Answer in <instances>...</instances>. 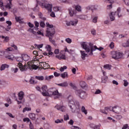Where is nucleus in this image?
<instances>
[{
	"label": "nucleus",
	"mask_w": 129,
	"mask_h": 129,
	"mask_svg": "<svg viewBox=\"0 0 129 129\" xmlns=\"http://www.w3.org/2000/svg\"><path fill=\"white\" fill-rule=\"evenodd\" d=\"M80 53L81 54V58L83 60H85V57H87V54L85 53V51H80Z\"/></svg>",
	"instance_id": "nucleus-21"
},
{
	"label": "nucleus",
	"mask_w": 129,
	"mask_h": 129,
	"mask_svg": "<svg viewBox=\"0 0 129 129\" xmlns=\"http://www.w3.org/2000/svg\"><path fill=\"white\" fill-rule=\"evenodd\" d=\"M29 127L30 129H34V125L32 124V122H30L29 124Z\"/></svg>",
	"instance_id": "nucleus-64"
},
{
	"label": "nucleus",
	"mask_w": 129,
	"mask_h": 129,
	"mask_svg": "<svg viewBox=\"0 0 129 129\" xmlns=\"http://www.w3.org/2000/svg\"><path fill=\"white\" fill-rule=\"evenodd\" d=\"M74 8H75V10L76 11H77V12H79V13H81V12L82 11L81 6H80V5H79L75 6Z\"/></svg>",
	"instance_id": "nucleus-23"
},
{
	"label": "nucleus",
	"mask_w": 129,
	"mask_h": 129,
	"mask_svg": "<svg viewBox=\"0 0 129 129\" xmlns=\"http://www.w3.org/2000/svg\"><path fill=\"white\" fill-rule=\"evenodd\" d=\"M37 34H38V35H40V36H42V37H44V34L40 30L37 32Z\"/></svg>",
	"instance_id": "nucleus-55"
},
{
	"label": "nucleus",
	"mask_w": 129,
	"mask_h": 129,
	"mask_svg": "<svg viewBox=\"0 0 129 129\" xmlns=\"http://www.w3.org/2000/svg\"><path fill=\"white\" fill-rule=\"evenodd\" d=\"M69 106L71 109H73L74 107H76L77 109L80 108V104L77 101H75L73 99H71L69 100Z\"/></svg>",
	"instance_id": "nucleus-5"
},
{
	"label": "nucleus",
	"mask_w": 129,
	"mask_h": 129,
	"mask_svg": "<svg viewBox=\"0 0 129 129\" xmlns=\"http://www.w3.org/2000/svg\"><path fill=\"white\" fill-rule=\"evenodd\" d=\"M0 7L2 10H3V11L5 10V8H4V3L1 1H0Z\"/></svg>",
	"instance_id": "nucleus-49"
},
{
	"label": "nucleus",
	"mask_w": 129,
	"mask_h": 129,
	"mask_svg": "<svg viewBox=\"0 0 129 129\" xmlns=\"http://www.w3.org/2000/svg\"><path fill=\"white\" fill-rule=\"evenodd\" d=\"M46 27L48 28L46 30V35L49 37L50 42H51L54 46H56L55 40L52 39V37L54 36V34H55V29L53 28V25L46 23Z\"/></svg>",
	"instance_id": "nucleus-3"
},
{
	"label": "nucleus",
	"mask_w": 129,
	"mask_h": 129,
	"mask_svg": "<svg viewBox=\"0 0 129 129\" xmlns=\"http://www.w3.org/2000/svg\"><path fill=\"white\" fill-rule=\"evenodd\" d=\"M11 46L13 48H14L15 50H18V46H17V45L15 44H12Z\"/></svg>",
	"instance_id": "nucleus-60"
},
{
	"label": "nucleus",
	"mask_w": 129,
	"mask_h": 129,
	"mask_svg": "<svg viewBox=\"0 0 129 129\" xmlns=\"http://www.w3.org/2000/svg\"><path fill=\"white\" fill-rule=\"evenodd\" d=\"M6 85V82L5 81H0V86H4Z\"/></svg>",
	"instance_id": "nucleus-53"
},
{
	"label": "nucleus",
	"mask_w": 129,
	"mask_h": 129,
	"mask_svg": "<svg viewBox=\"0 0 129 129\" xmlns=\"http://www.w3.org/2000/svg\"><path fill=\"white\" fill-rule=\"evenodd\" d=\"M111 107H110V108L106 107L104 108L105 111L106 112V114H107V113H108L109 111H112Z\"/></svg>",
	"instance_id": "nucleus-38"
},
{
	"label": "nucleus",
	"mask_w": 129,
	"mask_h": 129,
	"mask_svg": "<svg viewBox=\"0 0 129 129\" xmlns=\"http://www.w3.org/2000/svg\"><path fill=\"white\" fill-rule=\"evenodd\" d=\"M35 79H37V80H39V81H43L45 78H44V76H36Z\"/></svg>",
	"instance_id": "nucleus-34"
},
{
	"label": "nucleus",
	"mask_w": 129,
	"mask_h": 129,
	"mask_svg": "<svg viewBox=\"0 0 129 129\" xmlns=\"http://www.w3.org/2000/svg\"><path fill=\"white\" fill-rule=\"evenodd\" d=\"M69 14L71 17H73V16L76 14V11L74 10H72V9H70Z\"/></svg>",
	"instance_id": "nucleus-31"
},
{
	"label": "nucleus",
	"mask_w": 129,
	"mask_h": 129,
	"mask_svg": "<svg viewBox=\"0 0 129 129\" xmlns=\"http://www.w3.org/2000/svg\"><path fill=\"white\" fill-rule=\"evenodd\" d=\"M70 24H71V26L76 27V26H77V24H78V20L73 19V20L70 21Z\"/></svg>",
	"instance_id": "nucleus-18"
},
{
	"label": "nucleus",
	"mask_w": 129,
	"mask_h": 129,
	"mask_svg": "<svg viewBox=\"0 0 129 129\" xmlns=\"http://www.w3.org/2000/svg\"><path fill=\"white\" fill-rule=\"evenodd\" d=\"M65 41L68 43V44H71L72 43V40L70 38H67L65 39Z\"/></svg>",
	"instance_id": "nucleus-44"
},
{
	"label": "nucleus",
	"mask_w": 129,
	"mask_h": 129,
	"mask_svg": "<svg viewBox=\"0 0 129 129\" xmlns=\"http://www.w3.org/2000/svg\"><path fill=\"white\" fill-rule=\"evenodd\" d=\"M29 116L32 120H35V119H36V114L34 113H29Z\"/></svg>",
	"instance_id": "nucleus-26"
},
{
	"label": "nucleus",
	"mask_w": 129,
	"mask_h": 129,
	"mask_svg": "<svg viewBox=\"0 0 129 129\" xmlns=\"http://www.w3.org/2000/svg\"><path fill=\"white\" fill-rule=\"evenodd\" d=\"M97 17H94L92 20L93 23H97Z\"/></svg>",
	"instance_id": "nucleus-58"
},
{
	"label": "nucleus",
	"mask_w": 129,
	"mask_h": 129,
	"mask_svg": "<svg viewBox=\"0 0 129 129\" xmlns=\"http://www.w3.org/2000/svg\"><path fill=\"white\" fill-rule=\"evenodd\" d=\"M71 129H81V128L77 126H72Z\"/></svg>",
	"instance_id": "nucleus-62"
},
{
	"label": "nucleus",
	"mask_w": 129,
	"mask_h": 129,
	"mask_svg": "<svg viewBox=\"0 0 129 129\" xmlns=\"http://www.w3.org/2000/svg\"><path fill=\"white\" fill-rule=\"evenodd\" d=\"M47 52H49V54H51V55H53V53L51 51V46L47 45L45 47Z\"/></svg>",
	"instance_id": "nucleus-24"
},
{
	"label": "nucleus",
	"mask_w": 129,
	"mask_h": 129,
	"mask_svg": "<svg viewBox=\"0 0 129 129\" xmlns=\"http://www.w3.org/2000/svg\"><path fill=\"white\" fill-rule=\"evenodd\" d=\"M112 83L115 85H118V82L115 80H113Z\"/></svg>",
	"instance_id": "nucleus-61"
},
{
	"label": "nucleus",
	"mask_w": 129,
	"mask_h": 129,
	"mask_svg": "<svg viewBox=\"0 0 129 129\" xmlns=\"http://www.w3.org/2000/svg\"><path fill=\"white\" fill-rule=\"evenodd\" d=\"M6 24H7L8 26L6 28V30L8 32H9V31H10V30H11V26H12V22L11 21H6Z\"/></svg>",
	"instance_id": "nucleus-19"
},
{
	"label": "nucleus",
	"mask_w": 129,
	"mask_h": 129,
	"mask_svg": "<svg viewBox=\"0 0 129 129\" xmlns=\"http://www.w3.org/2000/svg\"><path fill=\"white\" fill-rule=\"evenodd\" d=\"M34 25L35 26V27H34V30H35V31H38V30H39V28H38L39 27V22L35 21Z\"/></svg>",
	"instance_id": "nucleus-36"
},
{
	"label": "nucleus",
	"mask_w": 129,
	"mask_h": 129,
	"mask_svg": "<svg viewBox=\"0 0 129 129\" xmlns=\"http://www.w3.org/2000/svg\"><path fill=\"white\" fill-rule=\"evenodd\" d=\"M23 121L24 122H26V121H27V122H29L30 121V119L29 118H24L23 119Z\"/></svg>",
	"instance_id": "nucleus-59"
},
{
	"label": "nucleus",
	"mask_w": 129,
	"mask_h": 129,
	"mask_svg": "<svg viewBox=\"0 0 129 129\" xmlns=\"http://www.w3.org/2000/svg\"><path fill=\"white\" fill-rule=\"evenodd\" d=\"M6 68H9V65L7 64H3L2 65L0 70L1 71H3L6 69Z\"/></svg>",
	"instance_id": "nucleus-33"
},
{
	"label": "nucleus",
	"mask_w": 129,
	"mask_h": 129,
	"mask_svg": "<svg viewBox=\"0 0 129 129\" xmlns=\"http://www.w3.org/2000/svg\"><path fill=\"white\" fill-rule=\"evenodd\" d=\"M64 120H68L69 119V115L68 114H66L64 116Z\"/></svg>",
	"instance_id": "nucleus-57"
},
{
	"label": "nucleus",
	"mask_w": 129,
	"mask_h": 129,
	"mask_svg": "<svg viewBox=\"0 0 129 129\" xmlns=\"http://www.w3.org/2000/svg\"><path fill=\"white\" fill-rule=\"evenodd\" d=\"M27 67L28 68H30V69H35V70H37V69H38V66L33 64V61H31V60H29L27 62Z\"/></svg>",
	"instance_id": "nucleus-13"
},
{
	"label": "nucleus",
	"mask_w": 129,
	"mask_h": 129,
	"mask_svg": "<svg viewBox=\"0 0 129 129\" xmlns=\"http://www.w3.org/2000/svg\"><path fill=\"white\" fill-rule=\"evenodd\" d=\"M6 58L7 59H9V60H11V61L14 60V59H15V56L13 54L9 55H6Z\"/></svg>",
	"instance_id": "nucleus-27"
},
{
	"label": "nucleus",
	"mask_w": 129,
	"mask_h": 129,
	"mask_svg": "<svg viewBox=\"0 0 129 129\" xmlns=\"http://www.w3.org/2000/svg\"><path fill=\"white\" fill-rule=\"evenodd\" d=\"M40 27H41V28H45V22H44L43 21H41L40 23Z\"/></svg>",
	"instance_id": "nucleus-48"
},
{
	"label": "nucleus",
	"mask_w": 129,
	"mask_h": 129,
	"mask_svg": "<svg viewBox=\"0 0 129 129\" xmlns=\"http://www.w3.org/2000/svg\"><path fill=\"white\" fill-rule=\"evenodd\" d=\"M75 93L76 95L79 96L81 99L84 100L87 96V93H86V92L82 90H77L75 91Z\"/></svg>",
	"instance_id": "nucleus-7"
},
{
	"label": "nucleus",
	"mask_w": 129,
	"mask_h": 129,
	"mask_svg": "<svg viewBox=\"0 0 129 129\" xmlns=\"http://www.w3.org/2000/svg\"><path fill=\"white\" fill-rule=\"evenodd\" d=\"M61 77H62L63 79L66 78L68 77V74L66 72H64V73L61 74Z\"/></svg>",
	"instance_id": "nucleus-42"
},
{
	"label": "nucleus",
	"mask_w": 129,
	"mask_h": 129,
	"mask_svg": "<svg viewBox=\"0 0 129 129\" xmlns=\"http://www.w3.org/2000/svg\"><path fill=\"white\" fill-rule=\"evenodd\" d=\"M15 60L17 61V62H20L19 63L23 62V56H18L15 58Z\"/></svg>",
	"instance_id": "nucleus-29"
},
{
	"label": "nucleus",
	"mask_w": 129,
	"mask_h": 129,
	"mask_svg": "<svg viewBox=\"0 0 129 129\" xmlns=\"http://www.w3.org/2000/svg\"><path fill=\"white\" fill-rule=\"evenodd\" d=\"M80 44L82 48L85 50L86 53H89V52H90V55H93V52L96 50L101 51L103 49L102 47H99V48H98L96 46H91V43L82 42Z\"/></svg>",
	"instance_id": "nucleus-2"
},
{
	"label": "nucleus",
	"mask_w": 129,
	"mask_h": 129,
	"mask_svg": "<svg viewBox=\"0 0 129 129\" xmlns=\"http://www.w3.org/2000/svg\"><path fill=\"white\" fill-rule=\"evenodd\" d=\"M57 85H58V86H60L61 87H67V86H68V83H67V82H64L62 83L57 84Z\"/></svg>",
	"instance_id": "nucleus-25"
},
{
	"label": "nucleus",
	"mask_w": 129,
	"mask_h": 129,
	"mask_svg": "<svg viewBox=\"0 0 129 129\" xmlns=\"http://www.w3.org/2000/svg\"><path fill=\"white\" fill-rule=\"evenodd\" d=\"M54 54H55V55H58V54H60V50H59V49H55L54 50Z\"/></svg>",
	"instance_id": "nucleus-50"
},
{
	"label": "nucleus",
	"mask_w": 129,
	"mask_h": 129,
	"mask_svg": "<svg viewBox=\"0 0 129 129\" xmlns=\"http://www.w3.org/2000/svg\"><path fill=\"white\" fill-rule=\"evenodd\" d=\"M22 59L23 61H30L31 60V57L28 54H22Z\"/></svg>",
	"instance_id": "nucleus-17"
},
{
	"label": "nucleus",
	"mask_w": 129,
	"mask_h": 129,
	"mask_svg": "<svg viewBox=\"0 0 129 129\" xmlns=\"http://www.w3.org/2000/svg\"><path fill=\"white\" fill-rule=\"evenodd\" d=\"M111 55L112 58L115 60H117V59L122 58V53L117 51H112L111 52Z\"/></svg>",
	"instance_id": "nucleus-8"
},
{
	"label": "nucleus",
	"mask_w": 129,
	"mask_h": 129,
	"mask_svg": "<svg viewBox=\"0 0 129 129\" xmlns=\"http://www.w3.org/2000/svg\"><path fill=\"white\" fill-rule=\"evenodd\" d=\"M42 64V65L41 64V66H43L44 68H45V69H47V68H49V67H50V65H49V64L46 63L45 62H43Z\"/></svg>",
	"instance_id": "nucleus-35"
},
{
	"label": "nucleus",
	"mask_w": 129,
	"mask_h": 129,
	"mask_svg": "<svg viewBox=\"0 0 129 129\" xmlns=\"http://www.w3.org/2000/svg\"><path fill=\"white\" fill-rule=\"evenodd\" d=\"M104 68L107 70H110L111 69V66L109 64H105L104 66Z\"/></svg>",
	"instance_id": "nucleus-41"
},
{
	"label": "nucleus",
	"mask_w": 129,
	"mask_h": 129,
	"mask_svg": "<svg viewBox=\"0 0 129 129\" xmlns=\"http://www.w3.org/2000/svg\"><path fill=\"white\" fill-rule=\"evenodd\" d=\"M55 108L57 110H60L62 112H65L66 111V106L60 105H57L55 106Z\"/></svg>",
	"instance_id": "nucleus-15"
},
{
	"label": "nucleus",
	"mask_w": 129,
	"mask_h": 129,
	"mask_svg": "<svg viewBox=\"0 0 129 129\" xmlns=\"http://www.w3.org/2000/svg\"><path fill=\"white\" fill-rule=\"evenodd\" d=\"M13 50V48L8 47L6 49L5 52L4 50H0V56H4V55H5V53H7V52H12Z\"/></svg>",
	"instance_id": "nucleus-16"
},
{
	"label": "nucleus",
	"mask_w": 129,
	"mask_h": 129,
	"mask_svg": "<svg viewBox=\"0 0 129 129\" xmlns=\"http://www.w3.org/2000/svg\"><path fill=\"white\" fill-rule=\"evenodd\" d=\"M18 67H19V69H20V71L23 72L24 71H27L28 70V64L25 63L24 65H23V64L21 62H19L17 65Z\"/></svg>",
	"instance_id": "nucleus-9"
},
{
	"label": "nucleus",
	"mask_w": 129,
	"mask_h": 129,
	"mask_svg": "<svg viewBox=\"0 0 129 129\" xmlns=\"http://www.w3.org/2000/svg\"><path fill=\"white\" fill-rule=\"evenodd\" d=\"M121 11V10L120 9V8H118L117 9V12L111 13L109 15L110 21L112 22L114 21V20H115V16H116V15L118 18H121V17H122V15L120 14Z\"/></svg>",
	"instance_id": "nucleus-6"
},
{
	"label": "nucleus",
	"mask_w": 129,
	"mask_h": 129,
	"mask_svg": "<svg viewBox=\"0 0 129 129\" xmlns=\"http://www.w3.org/2000/svg\"><path fill=\"white\" fill-rule=\"evenodd\" d=\"M109 47L111 49H113L114 48V43L111 42L109 45Z\"/></svg>",
	"instance_id": "nucleus-54"
},
{
	"label": "nucleus",
	"mask_w": 129,
	"mask_h": 129,
	"mask_svg": "<svg viewBox=\"0 0 129 129\" xmlns=\"http://www.w3.org/2000/svg\"><path fill=\"white\" fill-rule=\"evenodd\" d=\"M82 112H83L85 113L86 115L87 114V110L85 109V107L84 106H83L81 108Z\"/></svg>",
	"instance_id": "nucleus-43"
},
{
	"label": "nucleus",
	"mask_w": 129,
	"mask_h": 129,
	"mask_svg": "<svg viewBox=\"0 0 129 129\" xmlns=\"http://www.w3.org/2000/svg\"><path fill=\"white\" fill-rule=\"evenodd\" d=\"M66 69H67V67L63 66V67H61L59 69V70L61 71V72H63V71H64V70H66Z\"/></svg>",
	"instance_id": "nucleus-47"
},
{
	"label": "nucleus",
	"mask_w": 129,
	"mask_h": 129,
	"mask_svg": "<svg viewBox=\"0 0 129 129\" xmlns=\"http://www.w3.org/2000/svg\"><path fill=\"white\" fill-rule=\"evenodd\" d=\"M18 70H19V69H18V68H12V72H14V73H17V72H18Z\"/></svg>",
	"instance_id": "nucleus-51"
},
{
	"label": "nucleus",
	"mask_w": 129,
	"mask_h": 129,
	"mask_svg": "<svg viewBox=\"0 0 129 129\" xmlns=\"http://www.w3.org/2000/svg\"><path fill=\"white\" fill-rule=\"evenodd\" d=\"M15 19L16 21L18 23H20V24H22V23H23V21H22V18H21V17H16Z\"/></svg>",
	"instance_id": "nucleus-37"
},
{
	"label": "nucleus",
	"mask_w": 129,
	"mask_h": 129,
	"mask_svg": "<svg viewBox=\"0 0 129 129\" xmlns=\"http://www.w3.org/2000/svg\"><path fill=\"white\" fill-rule=\"evenodd\" d=\"M77 19H80V20H86V16L85 15H77Z\"/></svg>",
	"instance_id": "nucleus-30"
},
{
	"label": "nucleus",
	"mask_w": 129,
	"mask_h": 129,
	"mask_svg": "<svg viewBox=\"0 0 129 129\" xmlns=\"http://www.w3.org/2000/svg\"><path fill=\"white\" fill-rule=\"evenodd\" d=\"M124 83H123V86L125 87H126V86H127V85H128V82H127V80H123Z\"/></svg>",
	"instance_id": "nucleus-46"
},
{
	"label": "nucleus",
	"mask_w": 129,
	"mask_h": 129,
	"mask_svg": "<svg viewBox=\"0 0 129 129\" xmlns=\"http://www.w3.org/2000/svg\"><path fill=\"white\" fill-rule=\"evenodd\" d=\"M127 127H128V124H125L123 125L122 129H127Z\"/></svg>",
	"instance_id": "nucleus-63"
},
{
	"label": "nucleus",
	"mask_w": 129,
	"mask_h": 129,
	"mask_svg": "<svg viewBox=\"0 0 129 129\" xmlns=\"http://www.w3.org/2000/svg\"><path fill=\"white\" fill-rule=\"evenodd\" d=\"M31 107H25L23 110V112L24 113L26 112V111H31Z\"/></svg>",
	"instance_id": "nucleus-39"
},
{
	"label": "nucleus",
	"mask_w": 129,
	"mask_h": 129,
	"mask_svg": "<svg viewBox=\"0 0 129 129\" xmlns=\"http://www.w3.org/2000/svg\"><path fill=\"white\" fill-rule=\"evenodd\" d=\"M80 85L82 88H84L85 86H86V83H85V82H81Z\"/></svg>",
	"instance_id": "nucleus-45"
},
{
	"label": "nucleus",
	"mask_w": 129,
	"mask_h": 129,
	"mask_svg": "<svg viewBox=\"0 0 129 129\" xmlns=\"http://www.w3.org/2000/svg\"><path fill=\"white\" fill-rule=\"evenodd\" d=\"M55 57L58 59V60H62V59L63 60H66L65 51L64 50H61L59 55H55Z\"/></svg>",
	"instance_id": "nucleus-10"
},
{
	"label": "nucleus",
	"mask_w": 129,
	"mask_h": 129,
	"mask_svg": "<svg viewBox=\"0 0 129 129\" xmlns=\"http://www.w3.org/2000/svg\"><path fill=\"white\" fill-rule=\"evenodd\" d=\"M13 0H8V2H9V3H7L6 8L7 9H8V10H11L12 9V2Z\"/></svg>",
	"instance_id": "nucleus-22"
},
{
	"label": "nucleus",
	"mask_w": 129,
	"mask_h": 129,
	"mask_svg": "<svg viewBox=\"0 0 129 129\" xmlns=\"http://www.w3.org/2000/svg\"><path fill=\"white\" fill-rule=\"evenodd\" d=\"M111 109L112 110V111L115 112V113H120V112H121V107L118 106L112 107H111Z\"/></svg>",
	"instance_id": "nucleus-12"
},
{
	"label": "nucleus",
	"mask_w": 129,
	"mask_h": 129,
	"mask_svg": "<svg viewBox=\"0 0 129 129\" xmlns=\"http://www.w3.org/2000/svg\"><path fill=\"white\" fill-rule=\"evenodd\" d=\"M122 47H124V48H126L127 47H129V39L126 40L125 42H124L122 44Z\"/></svg>",
	"instance_id": "nucleus-32"
},
{
	"label": "nucleus",
	"mask_w": 129,
	"mask_h": 129,
	"mask_svg": "<svg viewBox=\"0 0 129 129\" xmlns=\"http://www.w3.org/2000/svg\"><path fill=\"white\" fill-rule=\"evenodd\" d=\"M36 1L37 5H40L42 8H45L49 13L52 12V8H53V5H52V4H46L45 1L39 2L38 0Z\"/></svg>",
	"instance_id": "nucleus-4"
},
{
	"label": "nucleus",
	"mask_w": 129,
	"mask_h": 129,
	"mask_svg": "<svg viewBox=\"0 0 129 129\" xmlns=\"http://www.w3.org/2000/svg\"><path fill=\"white\" fill-rule=\"evenodd\" d=\"M2 38L4 39V43H8L10 41V38L8 36H2Z\"/></svg>",
	"instance_id": "nucleus-28"
},
{
	"label": "nucleus",
	"mask_w": 129,
	"mask_h": 129,
	"mask_svg": "<svg viewBox=\"0 0 129 129\" xmlns=\"http://www.w3.org/2000/svg\"><path fill=\"white\" fill-rule=\"evenodd\" d=\"M103 76L101 78V82L102 83H106L107 80H108V77H107L106 72L103 71Z\"/></svg>",
	"instance_id": "nucleus-14"
},
{
	"label": "nucleus",
	"mask_w": 129,
	"mask_h": 129,
	"mask_svg": "<svg viewBox=\"0 0 129 129\" xmlns=\"http://www.w3.org/2000/svg\"><path fill=\"white\" fill-rule=\"evenodd\" d=\"M54 78V76L53 75H50L49 76H45V80H51V79H53Z\"/></svg>",
	"instance_id": "nucleus-40"
},
{
	"label": "nucleus",
	"mask_w": 129,
	"mask_h": 129,
	"mask_svg": "<svg viewBox=\"0 0 129 129\" xmlns=\"http://www.w3.org/2000/svg\"><path fill=\"white\" fill-rule=\"evenodd\" d=\"M40 92L43 96H51L54 99H57L62 96V94L59 93L58 90L55 89L48 90V87L46 85L42 86Z\"/></svg>",
	"instance_id": "nucleus-1"
},
{
	"label": "nucleus",
	"mask_w": 129,
	"mask_h": 129,
	"mask_svg": "<svg viewBox=\"0 0 129 129\" xmlns=\"http://www.w3.org/2000/svg\"><path fill=\"white\" fill-rule=\"evenodd\" d=\"M55 123H61L63 122V119H57L55 121Z\"/></svg>",
	"instance_id": "nucleus-52"
},
{
	"label": "nucleus",
	"mask_w": 129,
	"mask_h": 129,
	"mask_svg": "<svg viewBox=\"0 0 129 129\" xmlns=\"http://www.w3.org/2000/svg\"><path fill=\"white\" fill-rule=\"evenodd\" d=\"M24 92L23 91H20L18 93V97H19V100H23V99L24 98Z\"/></svg>",
	"instance_id": "nucleus-20"
},
{
	"label": "nucleus",
	"mask_w": 129,
	"mask_h": 129,
	"mask_svg": "<svg viewBox=\"0 0 129 129\" xmlns=\"http://www.w3.org/2000/svg\"><path fill=\"white\" fill-rule=\"evenodd\" d=\"M28 25L30 28L28 30V32H29L30 33H32V34H33L34 35H36V34H37V32H36V31L34 30H35V27H34V24L29 22L28 23Z\"/></svg>",
	"instance_id": "nucleus-11"
},
{
	"label": "nucleus",
	"mask_w": 129,
	"mask_h": 129,
	"mask_svg": "<svg viewBox=\"0 0 129 129\" xmlns=\"http://www.w3.org/2000/svg\"><path fill=\"white\" fill-rule=\"evenodd\" d=\"M126 6H129V0H122Z\"/></svg>",
	"instance_id": "nucleus-56"
}]
</instances>
